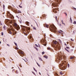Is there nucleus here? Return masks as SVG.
Instances as JSON below:
<instances>
[{"instance_id":"nucleus-32","label":"nucleus","mask_w":76,"mask_h":76,"mask_svg":"<svg viewBox=\"0 0 76 76\" xmlns=\"http://www.w3.org/2000/svg\"><path fill=\"white\" fill-rule=\"evenodd\" d=\"M1 35H2V36H3V32H2L1 33Z\"/></svg>"},{"instance_id":"nucleus-54","label":"nucleus","mask_w":76,"mask_h":76,"mask_svg":"<svg viewBox=\"0 0 76 76\" xmlns=\"http://www.w3.org/2000/svg\"><path fill=\"white\" fill-rule=\"evenodd\" d=\"M16 73H18V71H16Z\"/></svg>"},{"instance_id":"nucleus-17","label":"nucleus","mask_w":76,"mask_h":76,"mask_svg":"<svg viewBox=\"0 0 76 76\" xmlns=\"http://www.w3.org/2000/svg\"><path fill=\"white\" fill-rule=\"evenodd\" d=\"M65 50H66V51H67V52L69 53V51L68 50H67V49H66V48H65Z\"/></svg>"},{"instance_id":"nucleus-64","label":"nucleus","mask_w":76,"mask_h":76,"mask_svg":"<svg viewBox=\"0 0 76 76\" xmlns=\"http://www.w3.org/2000/svg\"><path fill=\"white\" fill-rule=\"evenodd\" d=\"M17 17H18V16H17Z\"/></svg>"},{"instance_id":"nucleus-40","label":"nucleus","mask_w":76,"mask_h":76,"mask_svg":"<svg viewBox=\"0 0 76 76\" xmlns=\"http://www.w3.org/2000/svg\"><path fill=\"white\" fill-rule=\"evenodd\" d=\"M45 53L44 52H42V55H43V54H44Z\"/></svg>"},{"instance_id":"nucleus-41","label":"nucleus","mask_w":76,"mask_h":76,"mask_svg":"<svg viewBox=\"0 0 76 76\" xmlns=\"http://www.w3.org/2000/svg\"><path fill=\"white\" fill-rule=\"evenodd\" d=\"M5 26H4V27H3V28L4 29H5Z\"/></svg>"},{"instance_id":"nucleus-4","label":"nucleus","mask_w":76,"mask_h":76,"mask_svg":"<svg viewBox=\"0 0 76 76\" xmlns=\"http://www.w3.org/2000/svg\"><path fill=\"white\" fill-rule=\"evenodd\" d=\"M12 25L14 27H15L16 29L18 31L19 29H20V27H19V26L17 24V23H12Z\"/></svg>"},{"instance_id":"nucleus-27","label":"nucleus","mask_w":76,"mask_h":76,"mask_svg":"<svg viewBox=\"0 0 76 76\" xmlns=\"http://www.w3.org/2000/svg\"><path fill=\"white\" fill-rule=\"evenodd\" d=\"M44 57L46 58H48L47 56H44Z\"/></svg>"},{"instance_id":"nucleus-45","label":"nucleus","mask_w":76,"mask_h":76,"mask_svg":"<svg viewBox=\"0 0 76 76\" xmlns=\"http://www.w3.org/2000/svg\"><path fill=\"white\" fill-rule=\"evenodd\" d=\"M68 67H69V64H68Z\"/></svg>"},{"instance_id":"nucleus-44","label":"nucleus","mask_w":76,"mask_h":76,"mask_svg":"<svg viewBox=\"0 0 76 76\" xmlns=\"http://www.w3.org/2000/svg\"><path fill=\"white\" fill-rule=\"evenodd\" d=\"M55 18H56V20H57V16H56V17H55Z\"/></svg>"},{"instance_id":"nucleus-46","label":"nucleus","mask_w":76,"mask_h":76,"mask_svg":"<svg viewBox=\"0 0 76 76\" xmlns=\"http://www.w3.org/2000/svg\"><path fill=\"white\" fill-rule=\"evenodd\" d=\"M4 7H5V6H4V5H3V7L4 8Z\"/></svg>"},{"instance_id":"nucleus-22","label":"nucleus","mask_w":76,"mask_h":76,"mask_svg":"<svg viewBox=\"0 0 76 76\" xmlns=\"http://www.w3.org/2000/svg\"><path fill=\"white\" fill-rule=\"evenodd\" d=\"M58 41H59V42H60V43H61V40L60 39H58Z\"/></svg>"},{"instance_id":"nucleus-61","label":"nucleus","mask_w":76,"mask_h":76,"mask_svg":"<svg viewBox=\"0 0 76 76\" xmlns=\"http://www.w3.org/2000/svg\"><path fill=\"white\" fill-rule=\"evenodd\" d=\"M32 27V25H31Z\"/></svg>"},{"instance_id":"nucleus-7","label":"nucleus","mask_w":76,"mask_h":76,"mask_svg":"<svg viewBox=\"0 0 76 76\" xmlns=\"http://www.w3.org/2000/svg\"><path fill=\"white\" fill-rule=\"evenodd\" d=\"M30 28H26L25 29H24V31L26 32V33H27V34H29V32H30Z\"/></svg>"},{"instance_id":"nucleus-47","label":"nucleus","mask_w":76,"mask_h":76,"mask_svg":"<svg viewBox=\"0 0 76 76\" xmlns=\"http://www.w3.org/2000/svg\"><path fill=\"white\" fill-rule=\"evenodd\" d=\"M71 41H74V40L72 39H71Z\"/></svg>"},{"instance_id":"nucleus-55","label":"nucleus","mask_w":76,"mask_h":76,"mask_svg":"<svg viewBox=\"0 0 76 76\" xmlns=\"http://www.w3.org/2000/svg\"><path fill=\"white\" fill-rule=\"evenodd\" d=\"M1 42L0 41V44H1Z\"/></svg>"},{"instance_id":"nucleus-28","label":"nucleus","mask_w":76,"mask_h":76,"mask_svg":"<svg viewBox=\"0 0 76 76\" xmlns=\"http://www.w3.org/2000/svg\"><path fill=\"white\" fill-rule=\"evenodd\" d=\"M73 58H74V57H72L70 58L71 59H73Z\"/></svg>"},{"instance_id":"nucleus-33","label":"nucleus","mask_w":76,"mask_h":76,"mask_svg":"<svg viewBox=\"0 0 76 76\" xmlns=\"http://www.w3.org/2000/svg\"><path fill=\"white\" fill-rule=\"evenodd\" d=\"M43 17H46V15H42Z\"/></svg>"},{"instance_id":"nucleus-52","label":"nucleus","mask_w":76,"mask_h":76,"mask_svg":"<svg viewBox=\"0 0 76 76\" xmlns=\"http://www.w3.org/2000/svg\"><path fill=\"white\" fill-rule=\"evenodd\" d=\"M36 50H38V49H37V48H36Z\"/></svg>"},{"instance_id":"nucleus-20","label":"nucleus","mask_w":76,"mask_h":76,"mask_svg":"<svg viewBox=\"0 0 76 76\" xmlns=\"http://www.w3.org/2000/svg\"><path fill=\"white\" fill-rule=\"evenodd\" d=\"M20 53L22 54H23V52L21 51L20 52Z\"/></svg>"},{"instance_id":"nucleus-51","label":"nucleus","mask_w":76,"mask_h":76,"mask_svg":"<svg viewBox=\"0 0 76 76\" xmlns=\"http://www.w3.org/2000/svg\"><path fill=\"white\" fill-rule=\"evenodd\" d=\"M7 45L8 46H9V47L10 46H9L8 44H7Z\"/></svg>"},{"instance_id":"nucleus-58","label":"nucleus","mask_w":76,"mask_h":76,"mask_svg":"<svg viewBox=\"0 0 76 76\" xmlns=\"http://www.w3.org/2000/svg\"><path fill=\"white\" fill-rule=\"evenodd\" d=\"M7 16H9V15L8 14H7Z\"/></svg>"},{"instance_id":"nucleus-14","label":"nucleus","mask_w":76,"mask_h":76,"mask_svg":"<svg viewBox=\"0 0 76 76\" xmlns=\"http://www.w3.org/2000/svg\"><path fill=\"white\" fill-rule=\"evenodd\" d=\"M45 27H46V28H48V25L46 24H45Z\"/></svg>"},{"instance_id":"nucleus-39","label":"nucleus","mask_w":76,"mask_h":76,"mask_svg":"<svg viewBox=\"0 0 76 76\" xmlns=\"http://www.w3.org/2000/svg\"><path fill=\"white\" fill-rule=\"evenodd\" d=\"M66 48H67L68 49H69V47H68L66 46Z\"/></svg>"},{"instance_id":"nucleus-34","label":"nucleus","mask_w":76,"mask_h":76,"mask_svg":"<svg viewBox=\"0 0 76 76\" xmlns=\"http://www.w3.org/2000/svg\"><path fill=\"white\" fill-rule=\"evenodd\" d=\"M64 13L66 15V16H67V13L66 12H64Z\"/></svg>"},{"instance_id":"nucleus-13","label":"nucleus","mask_w":76,"mask_h":76,"mask_svg":"<svg viewBox=\"0 0 76 76\" xmlns=\"http://www.w3.org/2000/svg\"><path fill=\"white\" fill-rule=\"evenodd\" d=\"M26 24L27 25H28V26H29V23L28 21H26Z\"/></svg>"},{"instance_id":"nucleus-62","label":"nucleus","mask_w":76,"mask_h":76,"mask_svg":"<svg viewBox=\"0 0 76 76\" xmlns=\"http://www.w3.org/2000/svg\"><path fill=\"white\" fill-rule=\"evenodd\" d=\"M12 5L13 6V5Z\"/></svg>"},{"instance_id":"nucleus-23","label":"nucleus","mask_w":76,"mask_h":76,"mask_svg":"<svg viewBox=\"0 0 76 76\" xmlns=\"http://www.w3.org/2000/svg\"><path fill=\"white\" fill-rule=\"evenodd\" d=\"M47 50H51V48H48Z\"/></svg>"},{"instance_id":"nucleus-1","label":"nucleus","mask_w":76,"mask_h":76,"mask_svg":"<svg viewBox=\"0 0 76 76\" xmlns=\"http://www.w3.org/2000/svg\"><path fill=\"white\" fill-rule=\"evenodd\" d=\"M53 43V47L55 50H57L58 49L60 48V45H58L59 43L58 42L56 41H54Z\"/></svg>"},{"instance_id":"nucleus-3","label":"nucleus","mask_w":76,"mask_h":76,"mask_svg":"<svg viewBox=\"0 0 76 76\" xmlns=\"http://www.w3.org/2000/svg\"><path fill=\"white\" fill-rule=\"evenodd\" d=\"M50 26L51 28L50 31L52 32H57V28L54 25H51Z\"/></svg>"},{"instance_id":"nucleus-43","label":"nucleus","mask_w":76,"mask_h":76,"mask_svg":"<svg viewBox=\"0 0 76 76\" xmlns=\"http://www.w3.org/2000/svg\"><path fill=\"white\" fill-rule=\"evenodd\" d=\"M50 37H52V35H51V34H50Z\"/></svg>"},{"instance_id":"nucleus-42","label":"nucleus","mask_w":76,"mask_h":76,"mask_svg":"<svg viewBox=\"0 0 76 76\" xmlns=\"http://www.w3.org/2000/svg\"><path fill=\"white\" fill-rule=\"evenodd\" d=\"M35 46H36L37 47H38V45H37L36 44H35Z\"/></svg>"},{"instance_id":"nucleus-50","label":"nucleus","mask_w":76,"mask_h":76,"mask_svg":"<svg viewBox=\"0 0 76 76\" xmlns=\"http://www.w3.org/2000/svg\"><path fill=\"white\" fill-rule=\"evenodd\" d=\"M39 75H41V73L40 72L39 73Z\"/></svg>"},{"instance_id":"nucleus-21","label":"nucleus","mask_w":76,"mask_h":76,"mask_svg":"<svg viewBox=\"0 0 76 76\" xmlns=\"http://www.w3.org/2000/svg\"><path fill=\"white\" fill-rule=\"evenodd\" d=\"M60 75H63V72H60Z\"/></svg>"},{"instance_id":"nucleus-60","label":"nucleus","mask_w":76,"mask_h":76,"mask_svg":"<svg viewBox=\"0 0 76 76\" xmlns=\"http://www.w3.org/2000/svg\"><path fill=\"white\" fill-rule=\"evenodd\" d=\"M64 62H65V63H66V61H64Z\"/></svg>"},{"instance_id":"nucleus-24","label":"nucleus","mask_w":76,"mask_h":76,"mask_svg":"<svg viewBox=\"0 0 76 76\" xmlns=\"http://www.w3.org/2000/svg\"><path fill=\"white\" fill-rule=\"evenodd\" d=\"M39 59L40 61H42V59L40 58H39Z\"/></svg>"},{"instance_id":"nucleus-10","label":"nucleus","mask_w":76,"mask_h":76,"mask_svg":"<svg viewBox=\"0 0 76 76\" xmlns=\"http://www.w3.org/2000/svg\"><path fill=\"white\" fill-rule=\"evenodd\" d=\"M5 21L7 24H8L10 22V21H9V19H6L5 20Z\"/></svg>"},{"instance_id":"nucleus-30","label":"nucleus","mask_w":76,"mask_h":76,"mask_svg":"<svg viewBox=\"0 0 76 76\" xmlns=\"http://www.w3.org/2000/svg\"><path fill=\"white\" fill-rule=\"evenodd\" d=\"M70 20L71 21V22H72V18H70Z\"/></svg>"},{"instance_id":"nucleus-16","label":"nucleus","mask_w":76,"mask_h":76,"mask_svg":"<svg viewBox=\"0 0 76 76\" xmlns=\"http://www.w3.org/2000/svg\"><path fill=\"white\" fill-rule=\"evenodd\" d=\"M12 6H9L8 7V9H12Z\"/></svg>"},{"instance_id":"nucleus-5","label":"nucleus","mask_w":76,"mask_h":76,"mask_svg":"<svg viewBox=\"0 0 76 76\" xmlns=\"http://www.w3.org/2000/svg\"><path fill=\"white\" fill-rule=\"evenodd\" d=\"M64 63L63 62L62 63V64H61L60 65V67H61V69L63 70L66 69V66H64Z\"/></svg>"},{"instance_id":"nucleus-56","label":"nucleus","mask_w":76,"mask_h":76,"mask_svg":"<svg viewBox=\"0 0 76 76\" xmlns=\"http://www.w3.org/2000/svg\"><path fill=\"white\" fill-rule=\"evenodd\" d=\"M24 61H26H26H25V60H24Z\"/></svg>"},{"instance_id":"nucleus-15","label":"nucleus","mask_w":76,"mask_h":76,"mask_svg":"<svg viewBox=\"0 0 76 76\" xmlns=\"http://www.w3.org/2000/svg\"><path fill=\"white\" fill-rule=\"evenodd\" d=\"M63 31H62L61 30H60V31H58L59 33H60V34H62L63 32Z\"/></svg>"},{"instance_id":"nucleus-36","label":"nucleus","mask_w":76,"mask_h":76,"mask_svg":"<svg viewBox=\"0 0 76 76\" xmlns=\"http://www.w3.org/2000/svg\"><path fill=\"white\" fill-rule=\"evenodd\" d=\"M14 44H15V45H16V46H17V44H16V43L14 42Z\"/></svg>"},{"instance_id":"nucleus-11","label":"nucleus","mask_w":76,"mask_h":76,"mask_svg":"<svg viewBox=\"0 0 76 76\" xmlns=\"http://www.w3.org/2000/svg\"><path fill=\"white\" fill-rule=\"evenodd\" d=\"M43 45H45V46H46V45H47V43H46V41H43Z\"/></svg>"},{"instance_id":"nucleus-18","label":"nucleus","mask_w":76,"mask_h":76,"mask_svg":"<svg viewBox=\"0 0 76 76\" xmlns=\"http://www.w3.org/2000/svg\"><path fill=\"white\" fill-rule=\"evenodd\" d=\"M18 13H21V11L20 10H18L17 12Z\"/></svg>"},{"instance_id":"nucleus-53","label":"nucleus","mask_w":76,"mask_h":76,"mask_svg":"<svg viewBox=\"0 0 76 76\" xmlns=\"http://www.w3.org/2000/svg\"><path fill=\"white\" fill-rule=\"evenodd\" d=\"M65 45H66V46H67V45L66 44H65Z\"/></svg>"},{"instance_id":"nucleus-6","label":"nucleus","mask_w":76,"mask_h":76,"mask_svg":"<svg viewBox=\"0 0 76 76\" xmlns=\"http://www.w3.org/2000/svg\"><path fill=\"white\" fill-rule=\"evenodd\" d=\"M63 58H64V60H65L66 58V56H61V57L59 56V58H58L57 60H58V61H60V60H61Z\"/></svg>"},{"instance_id":"nucleus-59","label":"nucleus","mask_w":76,"mask_h":76,"mask_svg":"<svg viewBox=\"0 0 76 76\" xmlns=\"http://www.w3.org/2000/svg\"><path fill=\"white\" fill-rule=\"evenodd\" d=\"M13 68H13V67H12V69H13Z\"/></svg>"},{"instance_id":"nucleus-57","label":"nucleus","mask_w":76,"mask_h":76,"mask_svg":"<svg viewBox=\"0 0 76 76\" xmlns=\"http://www.w3.org/2000/svg\"><path fill=\"white\" fill-rule=\"evenodd\" d=\"M1 23V21H0V23Z\"/></svg>"},{"instance_id":"nucleus-35","label":"nucleus","mask_w":76,"mask_h":76,"mask_svg":"<svg viewBox=\"0 0 76 76\" xmlns=\"http://www.w3.org/2000/svg\"><path fill=\"white\" fill-rule=\"evenodd\" d=\"M19 7H20V8H22V6H20V5H19Z\"/></svg>"},{"instance_id":"nucleus-25","label":"nucleus","mask_w":76,"mask_h":76,"mask_svg":"<svg viewBox=\"0 0 76 76\" xmlns=\"http://www.w3.org/2000/svg\"><path fill=\"white\" fill-rule=\"evenodd\" d=\"M34 70H35V72H37V70L35 69V68H34Z\"/></svg>"},{"instance_id":"nucleus-49","label":"nucleus","mask_w":76,"mask_h":76,"mask_svg":"<svg viewBox=\"0 0 76 76\" xmlns=\"http://www.w3.org/2000/svg\"><path fill=\"white\" fill-rule=\"evenodd\" d=\"M16 50H18V48H16Z\"/></svg>"},{"instance_id":"nucleus-48","label":"nucleus","mask_w":76,"mask_h":76,"mask_svg":"<svg viewBox=\"0 0 76 76\" xmlns=\"http://www.w3.org/2000/svg\"><path fill=\"white\" fill-rule=\"evenodd\" d=\"M74 9H75V10H76V8H74Z\"/></svg>"},{"instance_id":"nucleus-9","label":"nucleus","mask_w":76,"mask_h":76,"mask_svg":"<svg viewBox=\"0 0 76 76\" xmlns=\"http://www.w3.org/2000/svg\"><path fill=\"white\" fill-rule=\"evenodd\" d=\"M8 14H9L10 15V17L11 18V19H14V17H13V16L12 15L10 14V12H8Z\"/></svg>"},{"instance_id":"nucleus-38","label":"nucleus","mask_w":76,"mask_h":76,"mask_svg":"<svg viewBox=\"0 0 76 76\" xmlns=\"http://www.w3.org/2000/svg\"><path fill=\"white\" fill-rule=\"evenodd\" d=\"M37 64L38 66H39V67L40 65H39V64H38V63L37 62Z\"/></svg>"},{"instance_id":"nucleus-63","label":"nucleus","mask_w":76,"mask_h":76,"mask_svg":"<svg viewBox=\"0 0 76 76\" xmlns=\"http://www.w3.org/2000/svg\"><path fill=\"white\" fill-rule=\"evenodd\" d=\"M60 26H61V25H60Z\"/></svg>"},{"instance_id":"nucleus-29","label":"nucleus","mask_w":76,"mask_h":76,"mask_svg":"<svg viewBox=\"0 0 76 76\" xmlns=\"http://www.w3.org/2000/svg\"><path fill=\"white\" fill-rule=\"evenodd\" d=\"M74 24H76V22L75 21H74V22H73Z\"/></svg>"},{"instance_id":"nucleus-8","label":"nucleus","mask_w":76,"mask_h":76,"mask_svg":"<svg viewBox=\"0 0 76 76\" xmlns=\"http://www.w3.org/2000/svg\"><path fill=\"white\" fill-rule=\"evenodd\" d=\"M52 6L53 7H57L58 5H57V3H53L52 4Z\"/></svg>"},{"instance_id":"nucleus-37","label":"nucleus","mask_w":76,"mask_h":76,"mask_svg":"<svg viewBox=\"0 0 76 76\" xmlns=\"http://www.w3.org/2000/svg\"><path fill=\"white\" fill-rule=\"evenodd\" d=\"M32 73H33V74H34V75H35V73H34V72H32Z\"/></svg>"},{"instance_id":"nucleus-2","label":"nucleus","mask_w":76,"mask_h":76,"mask_svg":"<svg viewBox=\"0 0 76 76\" xmlns=\"http://www.w3.org/2000/svg\"><path fill=\"white\" fill-rule=\"evenodd\" d=\"M8 32L10 34H13V35H15V34H16V32L15 31V29L13 28V27L12 26H10V28L8 31Z\"/></svg>"},{"instance_id":"nucleus-19","label":"nucleus","mask_w":76,"mask_h":76,"mask_svg":"<svg viewBox=\"0 0 76 76\" xmlns=\"http://www.w3.org/2000/svg\"><path fill=\"white\" fill-rule=\"evenodd\" d=\"M61 22L62 24H63L64 25H65V24L64 23H63V20H62Z\"/></svg>"},{"instance_id":"nucleus-31","label":"nucleus","mask_w":76,"mask_h":76,"mask_svg":"<svg viewBox=\"0 0 76 76\" xmlns=\"http://www.w3.org/2000/svg\"><path fill=\"white\" fill-rule=\"evenodd\" d=\"M33 29H35V30H36V28H35V27H34Z\"/></svg>"},{"instance_id":"nucleus-26","label":"nucleus","mask_w":76,"mask_h":76,"mask_svg":"<svg viewBox=\"0 0 76 76\" xmlns=\"http://www.w3.org/2000/svg\"><path fill=\"white\" fill-rule=\"evenodd\" d=\"M29 39H31V38H32V37H31V36H29Z\"/></svg>"},{"instance_id":"nucleus-12","label":"nucleus","mask_w":76,"mask_h":76,"mask_svg":"<svg viewBox=\"0 0 76 76\" xmlns=\"http://www.w3.org/2000/svg\"><path fill=\"white\" fill-rule=\"evenodd\" d=\"M57 8H56V9H54V10L53 11V12H54L55 13H57Z\"/></svg>"}]
</instances>
